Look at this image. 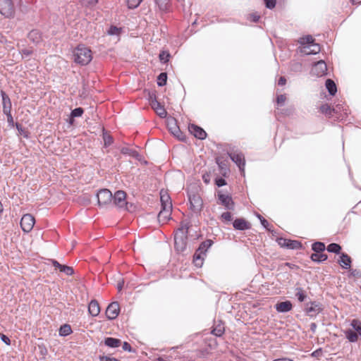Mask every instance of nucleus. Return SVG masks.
<instances>
[{
	"label": "nucleus",
	"instance_id": "f257e3e1",
	"mask_svg": "<svg viewBox=\"0 0 361 361\" xmlns=\"http://www.w3.org/2000/svg\"><path fill=\"white\" fill-rule=\"evenodd\" d=\"M190 226V222L186 219L180 222V227L175 231L174 247L176 251L183 252L186 250Z\"/></svg>",
	"mask_w": 361,
	"mask_h": 361
},
{
	"label": "nucleus",
	"instance_id": "f03ea898",
	"mask_svg": "<svg viewBox=\"0 0 361 361\" xmlns=\"http://www.w3.org/2000/svg\"><path fill=\"white\" fill-rule=\"evenodd\" d=\"M74 57V61L81 66L89 64L92 59L91 50L83 44L77 47Z\"/></svg>",
	"mask_w": 361,
	"mask_h": 361
},
{
	"label": "nucleus",
	"instance_id": "7ed1b4c3",
	"mask_svg": "<svg viewBox=\"0 0 361 361\" xmlns=\"http://www.w3.org/2000/svg\"><path fill=\"white\" fill-rule=\"evenodd\" d=\"M96 197L97 204L100 207H107L112 203L113 195L109 189H99L96 194Z\"/></svg>",
	"mask_w": 361,
	"mask_h": 361
},
{
	"label": "nucleus",
	"instance_id": "20e7f679",
	"mask_svg": "<svg viewBox=\"0 0 361 361\" xmlns=\"http://www.w3.org/2000/svg\"><path fill=\"white\" fill-rule=\"evenodd\" d=\"M111 204L120 209L130 211L128 202L126 201V193L123 190H117L113 195Z\"/></svg>",
	"mask_w": 361,
	"mask_h": 361
},
{
	"label": "nucleus",
	"instance_id": "39448f33",
	"mask_svg": "<svg viewBox=\"0 0 361 361\" xmlns=\"http://www.w3.org/2000/svg\"><path fill=\"white\" fill-rule=\"evenodd\" d=\"M324 310L323 305L316 300L305 303V312L310 318H316Z\"/></svg>",
	"mask_w": 361,
	"mask_h": 361
},
{
	"label": "nucleus",
	"instance_id": "423d86ee",
	"mask_svg": "<svg viewBox=\"0 0 361 361\" xmlns=\"http://www.w3.org/2000/svg\"><path fill=\"white\" fill-rule=\"evenodd\" d=\"M190 209L195 213L201 212L203 205V201L197 193L193 191H188Z\"/></svg>",
	"mask_w": 361,
	"mask_h": 361
},
{
	"label": "nucleus",
	"instance_id": "0eeeda50",
	"mask_svg": "<svg viewBox=\"0 0 361 361\" xmlns=\"http://www.w3.org/2000/svg\"><path fill=\"white\" fill-rule=\"evenodd\" d=\"M230 159L233 161L239 168L241 173H245V159L243 152L235 150L228 152Z\"/></svg>",
	"mask_w": 361,
	"mask_h": 361
},
{
	"label": "nucleus",
	"instance_id": "6e6552de",
	"mask_svg": "<svg viewBox=\"0 0 361 361\" xmlns=\"http://www.w3.org/2000/svg\"><path fill=\"white\" fill-rule=\"evenodd\" d=\"M0 13L6 18H13L15 14L12 0H0Z\"/></svg>",
	"mask_w": 361,
	"mask_h": 361
},
{
	"label": "nucleus",
	"instance_id": "1a4fd4ad",
	"mask_svg": "<svg viewBox=\"0 0 361 361\" xmlns=\"http://www.w3.org/2000/svg\"><path fill=\"white\" fill-rule=\"evenodd\" d=\"M327 65L324 60H319L315 62L311 69V74L318 78L327 75Z\"/></svg>",
	"mask_w": 361,
	"mask_h": 361
},
{
	"label": "nucleus",
	"instance_id": "9d476101",
	"mask_svg": "<svg viewBox=\"0 0 361 361\" xmlns=\"http://www.w3.org/2000/svg\"><path fill=\"white\" fill-rule=\"evenodd\" d=\"M35 223L34 216L30 214H24L20 219V227L23 231L28 233L32 231Z\"/></svg>",
	"mask_w": 361,
	"mask_h": 361
},
{
	"label": "nucleus",
	"instance_id": "9b49d317",
	"mask_svg": "<svg viewBox=\"0 0 361 361\" xmlns=\"http://www.w3.org/2000/svg\"><path fill=\"white\" fill-rule=\"evenodd\" d=\"M218 200L220 204L224 206L226 209L233 210L235 208V202L230 195H225L219 192L217 194Z\"/></svg>",
	"mask_w": 361,
	"mask_h": 361
},
{
	"label": "nucleus",
	"instance_id": "f8f14e48",
	"mask_svg": "<svg viewBox=\"0 0 361 361\" xmlns=\"http://www.w3.org/2000/svg\"><path fill=\"white\" fill-rule=\"evenodd\" d=\"M119 312L120 307L118 302H112L107 306L105 314L108 319L114 320L118 316Z\"/></svg>",
	"mask_w": 361,
	"mask_h": 361
},
{
	"label": "nucleus",
	"instance_id": "ddd939ff",
	"mask_svg": "<svg viewBox=\"0 0 361 361\" xmlns=\"http://www.w3.org/2000/svg\"><path fill=\"white\" fill-rule=\"evenodd\" d=\"M188 130L196 138L199 140H203L206 139L207 136L206 131L196 124H189Z\"/></svg>",
	"mask_w": 361,
	"mask_h": 361
},
{
	"label": "nucleus",
	"instance_id": "4468645a",
	"mask_svg": "<svg viewBox=\"0 0 361 361\" xmlns=\"http://www.w3.org/2000/svg\"><path fill=\"white\" fill-rule=\"evenodd\" d=\"M233 226L238 231H245L250 228V224L243 218H237L233 222Z\"/></svg>",
	"mask_w": 361,
	"mask_h": 361
},
{
	"label": "nucleus",
	"instance_id": "2eb2a0df",
	"mask_svg": "<svg viewBox=\"0 0 361 361\" xmlns=\"http://www.w3.org/2000/svg\"><path fill=\"white\" fill-rule=\"evenodd\" d=\"M225 332L224 323L221 320L214 321L211 334L216 337H221Z\"/></svg>",
	"mask_w": 361,
	"mask_h": 361
},
{
	"label": "nucleus",
	"instance_id": "dca6fc26",
	"mask_svg": "<svg viewBox=\"0 0 361 361\" xmlns=\"http://www.w3.org/2000/svg\"><path fill=\"white\" fill-rule=\"evenodd\" d=\"M0 95L2 99L3 112L11 111L12 103L8 95L3 90H0Z\"/></svg>",
	"mask_w": 361,
	"mask_h": 361
},
{
	"label": "nucleus",
	"instance_id": "f3484780",
	"mask_svg": "<svg viewBox=\"0 0 361 361\" xmlns=\"http://www.w3.org/2000/svg\"><path fill=\"white\" fill-rule=\"evenodd\" d=\"M338 263L343 269H350L352 264L351 257L345 252H341Z\"/></svg>",
	"mask_w": 361,
	"mask_h": 361
},
{
	"label": "nucleus",
	"instance_id": "a211bd4d",
	"mask_svg": "<svg viewBox=\"0 0 361 361\" xmlns=\"http://www.w3.org/2000/svg\"><path fill=\"white\" fill-rule=\"evenodd\" d=\"M293 308L292 302L290 300H286L278 302L275 305V309L278 312L286 313L290 311Z\"/></svg>",
	"mask_w": 361,
	"mask_h": 361
},
{
	"label": "nucleus",
	"instance_id": "6ab92c4d",
	"mask_svg": "<svg viewBox=\"0 0 361 361\" xmlns=\"http://www.w3.org/2000/svg\"><path fill=\"white\" fill-rule=\"evenodd\" d=\"M206 255H203L200 251L197 249L193 255V264L197 268H201L203 265Z\"/></svg>",
	"mask_w": 361,
	"mask_h": 361
},
{
	"label": "nucleus",
	"instance_id": "aec40b11",
	"mask_svg": "<svg viewBox=\"0 0 361 361\" xmlns=\"http://www.w3.org/2000/svg\"><path fill=\"white\" fill-rule=\"evenodd\" d=\"M88 312L92 317H97L100 312V308L98 302L96 300H92L88 305Z\"/></svg>",
	"mask_w": 361,
	"mask_h": 361
},
{
	"label": "nucleus",
	"instance_id": "412c9836",
	"mask_svg": "<svg viewBox=\"0 0 361 361\" xmlns=\"http://www.w3.org/2000/svg\"><path fill=\"white\" fill-rule=\"evenodd\" d=\"M104 343L109 348H115L121 345V341L116 338L106 337L104 338Z\"/></svg>",
	"mask_w": 361,
	"mask_h": 361
},
{
	"label": "nucleus",
	"instance_id": "4be33fe9",
	"mask_svg": "<svg viewBox=\"0 0 361 361\" xmlns=\"http://www.w3.org/2000/svg\"><path fill=\"white\" fill-rule=\"evenodd\" d=\"M310 259L315 263L320 264L326 261L328 256L323 252H314L310 255Z\"/></svg>",
	"mask_w": 361,
	"mask_h": 361
},
{
	"label": "nucleus",
	"instance_id": "5701e85b",
	"mask_svg": "<svg viewBox=\"0 0 361 361\" xmlns=\"http://www.w3.org/2000/svg\"><path fill=\"white\" fill-rule=\"evenodd\" d=\"M151 106L160 118H164L166 116L167 112H166L165 108L164 107V106H162L159 102H157V103H155L154 105H152Z\"/></svg>",
	"mask_w": 361,
	"mask_h": 361
},
{
	"label": "nucleus",
	"instance_id": "b1692460",
	"mask_svg": "<svg viewBox=\"0 0 361 361\" xmlns=\"http://www.w3.org/2000/svg\"><path fill=\"white\" fill-rule=\"evenodd\" d=\"M286 248L289 250H301L303 248V245L301 242L296 240L288 239L286 244Z\"/></svg>",
	"mask_w": 361,
	"mask_h": 361
},
{
	"label": "nucleus",
	"instance_id": "393cba45",
	"mask_svg": "<svg viewBox=\"0 0 361 361\" xmlns=\"http://www.w3.org/2000/svg\"><path fill=\"white\" fill-rule=\"evenodd\" d=\"M325 86L331 96H334L337 92V87L335 82L331 79H327L325 82Z\"/></svg>",
	"mask_w": 361,
	"mask_h": 361
},
{
	"label": "nucleus",
	"instance_id": "a878e982",
	"mask_svg": "<svg viewBox=\"0 0 361 361\" xmlns=\"http://www.w3.org/2000/svg\"><path fill=\"white\" fill-rule=\"evenodd\" d=\"M214 241L211 239H207L202 242L197 247L198 251H200L203 255H206L207 250L213 245Z\"/></svg>",
	"mask_w": 361,
	"mask_h": 361
},
{
	"label": "nucleus",
	"instance_id": "bb28decb",
	"mask_svg": "<svg viewBox=\"0 0 361 361\" xmlns=\"http://www.w3.org/2000/svg\"><path fill=\"white\" fill-rule=\"evenodd\" d=\"M121 153L124 155H129L137 160H140V154L137 151L128 147H122L121 149Z\"/></svg>",
	"mask_w": 361,
	"mask_h": 361
},
{
	"label": "nucleus",
	"instance_id": "cd10ccee",
	"mask_svg": "<svg viewBox=\"0 0 361 361\" xmlns=\"http://www.w3.org/2000/svg\"><path fill=\"white\" fill-rule=\"evenodd\" d=\"M344 333L349 342L356 343L357 341L359 335L353 329H347Z\"/></svg>",
	"mask_w": 361,
	"mask_h": 361
},
{
	"label": "nucleus",
	"instance_id": "c85d7f7f",
	"mask_svg": "<svg viewBox=\"0 0 361 361\" xmlns=\"http://www.w3.org/2000/svg\"><path fill=\"white\" fill-rule=\"evenodd\" d=\"M154 3L161 12H167L169 9V0H154Z\"/></svg>",
	"mask_w": 361,
	"mask_h": 361
},
{
	"label": "nucleus",
	"instance_id": "c756f323",
	"mask_svg": "<svg viewBox=\"0 0 361 361\" xmlns=\"http://www.w3.org/2000/svg\"><path fill=\"white\" fill-rule=\"evenodd\" d=\"M295 290V296L297 298V300L300 302H305L307 297L305 290L301 287H296Z\"/></svg>",
	"mask_w": 361,
	"mask_h": 361
},
{
	"label": "nucleus",
	"instance_id": "7c9ffc66",
	"mask_svg": "<svg viewBox=\"0 0 361 361\" xmlns=\"http://www.w3.org/2000/svg\"><path fill=\"white\" fill-rule=\"evenodd\" d=\"M102 139L104 147H109L114 142L113 137L107 133L104 128H102Z\"/></svg>",
	"mask_w": 361,
	"mask_h": 361
},
{
	"label": "nucleus",
	"instance_id": "2f4dec72",
	"mask_svg": "<svg viewBox=\"0 0 361 361\" xmlns=\"http://www.w3.org/2000/svg\"><path fill=\"white\" fill-rule=\"evenodd\" d=\"M72 332L71 326L68 324L61 325L59 330V336L63 337L69 336Z\"/></svg>",
	"mask_w": 361,
	"mask_h": 361
},
{
	"label": "nucleus",
	"instance_id": "473e14b6",
	"mask_svg": "<svg viewBox=\"0 0 361 361\" xmlns=\"http://www.w3.org/2000/svg\"><path fill=\"white\" fill-rule=\"evenodd\" d=\"M326 248V250L331 253H334L336 255H339V254L341 255V251L342 250V247L338 243H331L329 245H328Z\"/></svg>",
	"mask_w": 361,
	"mask_h": 361
},
{
	"label": "nucleus",
	"instance_id": "72a5a7b5",
	"mask_svg": "<svg viewBox=\"0 0 361 361\" xmlns=\"http://www.w3.org/2000/svg\"><path fill=\"white\" fill-rule=\"evenodd\" d=\"M28 39L32 41L33 43L37 44L39 42L41 36L39 35V32L37 30H31L27 35Z\"/></svg>",
	"mask_w": 361,
	"mask_h": 361
},
{
	"label": "nucleus",
	"instance_id": "f704fd0d",
	"mask_svg": "<svg viewBox=\"0 0 361 361\" xmlns=\"http://www.w3.org/2000/svg\"><path fill=\"white\" fill-rule=\"evenodd\" d=\"M311 247H312V250L314 252H319V253L323 252L326 249L325 244L320 241L314 242L312 244Z\"/></svg>",
	"mask_w": 361,
	"mask_h": 361
},
{
	"label": "nucleus",
	"instance_id": "c9c22d12",
	"mask_svg": "<svg viewBox=\"0 0 361 361\" xmlns=\"http://www.w3.org/2000/svg\"><path fill=\"white\" fill-rule=\"evenodd\" d=\"M167 73L166 72H161L159 74L157 78V83L159 87H163L166 85L167 82Z\"/></svg>",
	"mask_w": 361,
	"mask_h": 361
},
{
	"label": "nucleus",
	"instance_id": "e433bc0d",
	"mask_svg": "<svg viewBox=\"0 0 361 361\" xmlns=\"http://www.w3.org/2000/svg\"><path fill=\"white\" fill-rule=\"evenodd\" d=\"M350 326L353 329L361 336V321L357 319H354L350 322Z\"/></svg>",
	"mask_w": 361,
	"mask_h": 361
},
{
	"label": "nucleus",
	"instance_id": "4c0bfd02",
	"mask_svg": "<svg viewBox=\"0 0 361 361\" xmlns=\"http://www.w3.org/2000/svg\"><path fill=\"white\" fill-rule=\"evenodd\" d=\"M171 212H169V214L165 212H159L158 214V221L161 224H166L169 219H171Z\"/></svg>",
	"mask_w": 361,
	"mask_h": 361
},
{
	"label": "nucleus",
	"instance_id": "58836bf2",
	"mask_svg": "<svg viewBox=\"0 0 361 361\" xmlns=\"http://www.w3.org/2000/svg\"><path fill=\"white\" fill-rule=\"evenodd\" d=\"M15 127L16 128L19 135H23L25 138L27 139L30 137L29 131L26 130L20 123L16 122L15 123Z\"/></svg>",
	"mask_w": 361,
	"mask_h": 361
},
{
	"label": "nucleus",
	"instance_id": "ea45409f",
	"mask_svg": "<svg viewBox=\"0 0 361 361\" xmlns=\"http://www.w3.org/2000/svg\"><path fill=\"white\" fill-rule=\"evenodd\" d=\"M300 44L302 45L307 44V47L309 48L311 44H312L314 42V39H313L312 35H306L300 39Z\"/></svg>",
	"mask_w": 361,
	"mask_h": 361
},
{
	"label": "nucleus",
	"instance_id": "a19ab883",
	"mask_svg": "<svg viewBox=\"0 0 361 361\" xmlns=\"http://www.w3.org/2000/svg\"><path fill=\"white\" fill-rule=\"evenodd\" d=\"M122 32V28L116 25H111L107 30V34L111 36L119 35Z\"/></svg>",
	"mask_w": 361,
	"mask_h": 361
},
{
	"label": "nucleus",
	"instance_id": "79ce46f5",
	"mask_svg": "<svg viewBox=\"0 0 361 361\" xmlns=\"http://www.w3.org/2000/svg\"><path fill=\"white\" fill-rule=\"evenodd\" d=\"M171 57V54L168 51H161L159 54V58L162 63H166Z\"/></svg>",
	"mask_w": 361,
	"mask_h": 361
},
{
	"label": "nucleus",
	"instance_id": "37998d69",
	"mask_svg": "<svg viewBox=\"0 0 361 361\" xmlns=\"http://www.w3.org/2000/svg\"><path fill=\"white\" fill-rule=\"evenodd\" d=\"M59 271L66 274L67 276H72L74 274V269L72 267H69L67 265L62 264L61 267H59Z\"/></svg>",
	"mask_w": 361,
	"mask_h": 361
},
{
	"label": "nucleus",
	"instance_id": "c03bdc74",
	"mask_svg": "<svg viewBox=\"0 0 361 361\" xmlns=\"http://www.w3.org/2000/svg\"><path fill=\"white\" fill-rule=\"evenodd\" d=\"M320 111L322 114L328 116L329 117L331 116V114L333 112V109L328 104H324L321 105Z\"/></svg>",
	"mask_w": 361,
	"mask_h": 361
},
{
	"label": "nucleus",
	"instance_id": "a18cd8bd",
	"mask_svg": "<svg viewBox=\"0 0 361 361\" xmlns=\"http://www.w3.org/2000/svg\"><path fill=\"white\" fill-rule=\"evenodd\" d=\"M160 201L161 203L171 202V197L166 191L163 190L160 192Z\"/></svg>",
	"mask_w": 361,
	"mask_h": 361
},
{
	"label": "nucleus",
	"instance_id": "49530a36",
	"mask_svg": "<svg viewBox=\"0 0 361 361\" xmlns=\"http://www.w3.org/2000/svg\"><path fill=\"white\" fill-rule=\"evenodd\" d=\"M309 48H312L308 52H307V54H317L320 52V45L319 44H317L314 42Z\"/></svg>",
	"mask_w": 361,
	"mask_h": 361
},
{
	"label": "nucleus",
	"instance_id": "de8ad7c7",
	"mask_svg": "<svg viewBox=\"0 0 361 361\" xmlns=\"http://www.w3.org/2000/svg\"><path fill=\"white\" fill-rule=\"evenodd\" d=\"M257 218L260 221L262 226L267 230L270 231L269 224L261 214H257Z\"/></svg>",
	"mask_w": 361,
	"mask_h": 361
},
{
	"label": "nucleus",
	"instance_id": "09e8293b",
	"mask_svg": "<svg viewBox=\"0 0 361 361\" xmlns=\"http://www.w3.org/2000/svg\"><path fill=\"white\" fill-rule=\"evenodd\" d=\"M84 113V109L82 107H77L73 109L70 114L72 115V118L81 117Z\"/></svg>",
	"mask_w": 361,
	"mask_h": 361
},
{
	"label": "nucleus",
	"instance_id": "8fccbe9b",
	"mask_svg": "<svg viewBox=\"0 0 361 361\" xmlns=\"http://www.w3.org/2000/svg\"><path fill=\"white\" fill-rule=\"evenodd\" d=\"M128 8L134 9L137 8L142 0H126Z\"/></svg>",
	"mask_w": 361,
	"mask_h": 361
},
{
	"label": "nucleus",
	"instance_id": "3c124183",
	"mask_svg": "<svg viewBox=\"0 0 361 361\" xmlns=\"http://www.w3.org/2000/svg\"><path fill=\"white\" fill-rule=\"evenodd\" d=\"M161 209L160 212H165V213L171 212H172V203L166 202V203H161Z\"/></svg>",
	"mask_w": 361,
	"mask_h": 361
},
{
	"label": "nucleus",
	"instance_id": "603ef678",
	"mask_svg": "<svg viewBox=\"0 0 361 361\" xmlns=\"http://www.w3.org/2000/svg\"><path fill=\"white\" fill-rule=\"evenodd\" d=\"M82 4L86 7H94L97 3L98 0H80Z\"/></svg>",
	"mask_w": 361,
	"mask_h": 361
},
{
	"label": "nucleus",
	"instance_id": "864d4df0",
	"mask_svg": "<svg viewBox=\"0 0 361 361\" xmlns=\"http://www.w3.org/2000/svg\"><path fill=\"white\" fill-rule=\"evenodd\" d=\"M147 99L149 102L150 106L154 105L155 103L158 102L157 99L156 94L154 92H148Z\"/></svg>",
	"mask_w": 361,
	"mask_h": 361
},
{
	"label": "nucleus",
	"instance_id": "5fc2aeb1",
	"mask_svg": "<svg viewBox=\"0 0 361 361\" xmlns=\"http://www.w3.org/2000/svg\"><path fill=\"white\" fill-rule=\"evenodd\" d=\"M169 130L172 133L176 129H178L179 127L177 126L176 121L175 119H171V121H168L167 124Z\"/></svg>",
	"mask_w": 361,
	"mask_h": 361
},
{
	"label": "nucleus",
	"instance_id": "6e6d98bb",
	"mask_svg": "<svg viewBox=\"0 0 361 361\" xmlns=\"http://www.w3.org/2000/svg\"><path fill=\"white\" fill-rule=\"evenodd\" d=\"M348 270H349V273H348V276L349 278H350V277L361 278V271L359 269H350Z\"/></svg>",
	"mask_w": 361,
	"mask_h": 361
},
{
	"label": "nucleus",
	"instance_id": "4d7b16f0",
	"mask_svg": "<svg viewBox=\"0 0 361 361\" xmlns=\"http://www.w3.org/2000/svg\"><path fill=\"white\" fill-rule=\"evenodd\" d=\"M216 160V164L218 165L219 168L221 169V170H224V171H228V168H227V165L226 164L221 160V159L220 157H216L215 159Z\"/></svg>",
	"mask_w": 361,
	"mask_h": 361
},
{
	"label": "nucleus",
	"instance_id": "13d9d810",
	"mask_svg": "<svg viewBox=\"0 0 361 361\" xmlns=\"http://www.w3.org/2000/svg\"><path fill=\"white\" fill-rule=\"evenodd\" d=\"M265 7L268 9H273L275 8L276 4V0H264Z\"/></svg>",
	"mask_w": 361,
	"mask_h": 361
},
{
	"label": "nucleus",
	"instance_id": "bf43d9fd",
	"mask_svg": "<svg viewBox=\"0 0 361 361\" xmlns=\"http://www.w3.org/2000/svg\"><path fill=\"white\" fill-rule=\"evenodd\" d=\"M215 184L217 187H223L227 184L226 180L222 177H216L215 178Z\"/></svg>",
	"mask_w": 361,
	"mask_h": 361
},
{
	"label": "nucleus",
	"instance_id": "052dcab7",
	"mask_svg": "<svg viewBox=\"0 0 361 361\" xmlns=\"http://www.w3.org/2000/svg\"><path fill=\"white\" fill-rule=\"evenodd\" d=\"M171 134H173L174 137H177L179 140H185V136L183 135L179 128L174 130L173 132H172Z\"/></svg>",
	"mask_w": 361,
	"mask_h": 361
},
{
	"label": "nucleus",
	"instance_id": "680f3d73",
	"mask_svg": "<svg viewBox=\"0 0 361 361\" xmlns=\"http://www.w3.org/2000/svg\"><path fill=\"white\" fill-rule=\"evenodd\" d=\"M171 134H173L174 137H177L179 140H185V136L183 135L179 128L174 130L173 132H172Z\"/></svg>",
	"mask_w": 361,
	"mask_h": 361
},
{
	"label": "nucleus",
	"instance_id": "e2e57ef3",
	"mask_svg": "<svg viewBox=\"0 0 361 361\" xmlns=\"http://www.w3.org/2000/svg\"><path fill=\"white\" fill-rule=\"evenodd\" d=\"M286 97L285 94H279L276 97V103L279 106H283L286 102Z\"/></svg>",
	"mask_w": 361,
	"mask_h": 361
},
{
	"label": "nucleus",
	"instance_id": "0e129e2a",
	"mask_svg": "<svg viewBox=\"0 0 361 361\" xmlns=\"http://www.w3.org/2000/svg\"><path fill=\"white\" fill-rule=\"evenodd\" d=\"M288 240V239L284 238L283 237H278L276 239V243L278 245L281 247L286 248V242Z\"/></svg>",
	"mask_w": 361,
	"mask_h": 361
},
{
	"label": "nucleus",
	"instance_id": "69168bd1",
	"mask_svg": "<svg viewBox=\"0 0 361 361\" xmlns=\"http://www.w3.org/2000/svg\"><path fill=\"white\" fill-rule=\"evenodd\" d=\"M122 348L125 351H128L129 353H135V350L133 349L130 343L126 341L123 342Z\"/></svg>",
	"mask_w": 361,
	"mask_h": 361
},
{
	"label": "nucleus",
	"instance_id": "338daca9",
	"mask_svg": "<svg viewBox=\"0 0 361 361\" xmlns=\"http://www.w3.org/2000/svg\"><path fill=\"white\" fill-rule=\"evenodd\" d=\"M38 348H39L40 355H42L44 358H45V356L48 354V350H47L46 346L44 344L39 345Z\"/></svg>",
	"mask_w": 361,
	"mask_h": 361
},
{
	"label": "nucleus",
	"instance_id": "774afa93",
	"mask_svg": "<svg viewBox=\"0 0 361 361\" xmlns=\"http://www.w3.org/2000/svg\"><path fill=\"white\" fill-rule=\"evenodd\" d=\"M99 361H118L116 357H111L106 355H100L99 357Z\"/></svg>",
	"mask_w": 361,
	"mask_h": 361
}]
</instances>
